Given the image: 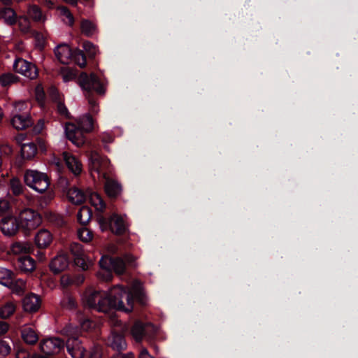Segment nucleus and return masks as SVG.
<instances>
[{
  "label": "nucleus",
  "mask_w": 358,
  "mask_h": 358,
  "mask_svg": "<svg viewBox=\"0 0 358 358\" xmlns=\"http://www.w3.org/2000/svg\"><path fill=\"white\" fill-rule=\"evenodd\" d=\"M3 118V112L2 108L0 107V123L2 122Z\"/></svg>",
  "instance_id": "55"
},
{
  "label": "nucleus",
  "mask_w": 358,
  "mask_h": 358,
  "mask_svg": "<svg viewBox=\"0 0 358 358\" xmlns=\"http://www.w3.org/2000/svg\"><path fill=\"white\" fill-rule=\"evenodd\" d=\"M85 280V277L83 275H79L77 280H75L73 278L69 275H62L61 277V284L63 287H67L73 284L80 285Z\"/></svg>",
  "instance_id": "33"
},
{
  "label": "nucleus",
  "mask_w": 358,
  "mask_h": 358,
  "mask_svg": "<svg viewBox=\"0 0 358 358\" xmlns=\"http://www.w3.org/2000/svg\"><path fill=\"white\" fill-rule=\"evenodd\" d=\"M8 208V203L6 201H0V212L4 213L6 212Z\"/></svg>",
  "instance_id": "51"
},
{
  "label": "nucleus",
  "mask_w": 358,
  "mask_h": 358,
  "mask_svg": "<svg viewBox=\"0 0 358 358\" xmlns=\"http://www.w3.org/2000/svg\"><path fill=\"white\" fill-rule=\"evenodd\" d=\"M135 301L142 306L145 304L143 291L140 289H131L122 285H117L108 292L94 290L85 294L86 305L91 310L103 313L110 310L131 313Z\"/></svg>",
  "instance_id": "1"
},
{
  "label": "nucleus",
  "mask_w": 358,
  "mask_h": 358,
  "mask_svg": "<svg viewBox=\"0 0 358 358\" xmlns=\"http://www.w3.org/2000/svg\"><path fill=\"white\" fill-rule=\"evenodd\" d=\"M24 182L27 186L35 192L44 194L40 197V206H47L54 198L51 192H47L50 185V179L47 173L36 170L27 169L24 173Z\"/></svg>",
  "instance_id": "7"
},
{
  "label": "nucleus",
  "mask_w": 358,
  "mask_h": 358,
  "mask_svg": "<svg viewBox=\"0 0 358 358\" xmlns=\"http://www.w3.org/2000/svg\"><path fill=\"white\" fill-rule=\"evenodd\" d=\"M14 283V273L7 268L0 266V284L10 287Z\"/></svg>",
  "instance_id": "25"
},
{
  "label": "nucleus",
  "mask_w": 358,
  "mask_h": 358,
  "mask_svg": "<svg viewBox=\"0 0 358 358\" xmlns=\"http://www.w3.org/2000/svg\"><path fill=\"white\" fill-rule=\"evenodd\" d=\"M44 128V120L40 119L34 127V132L40 134Z\"/></svg>",
  "instance_id": "47"
},
{
  "label": "nucleus",
  "mask_w": 358,
  "mask_h": 358,
  "mask_svg": "<svg viewBox=\"0 0 358 358\" xmlns=\"http://www.w3.org/2000/svg\"><path fill=\"white\" fill-rule=\"evenodd\" d=\"M15 310V305L12 303H7L0 308V317L7 319L14 313Z\"/></svg>",
  "instance_id": "35"
},
{
  "label": "nucleus",
  "mask_w": 358,
  "mask_h": 358,
  "mask_svg": "<svg viewBox=\"0 0 358 358\" xmlns=\"http://www.w3.org/2000/svg\"><path fill=\"white\" fill-rule=\"evenodd\" d=\"M74 77L75 74L71 71H67L62 74L63 81L65 83L72 80L74 79Z\"/></svg>",
  "instance_id": "46"
},
{
  "label": "nucleus",
  "mask_w": 358,
  "mask_h": 358,
  "mask_svg": "<svg viewBox=\"0 0 358 358\" xmlns=\"http://www.w3.org/2000/svg\"><path fill=\"white\" fill-rule=\"evenodd\" d=\"M21 337L23 341L29 345H34L37 343L39 336L36 330L29 327L24 326L20 331Z\"/></svg>",
  "instance_id": "22"
},
{
  "label": "nucleus",
  "mask_w": 358,
  "mask_h": 358,
  "mask_svg": "<svg viewBox=\"0 0 358 358\" xmlns=\"http://www.w3.org/2000/svg\"><path fill=\"white\" fill-rule=\"evenodd\" d=\"M26 106L24 102H18L14 106L11 124L17 130H22L32 126L34 121L27 112L22 111Z\"/></svg>",
  "instance_id": "11"
},
{
  "label": "nucleus",
  "mask_w": 358,
  "mask_h": 358,
  "mask_svg": "<svg viewBox=\"0 0 358 358\" xmlns=\"http://www.w3.org/2000/svg\"><path fill=\"white\" fill-rule=\"evenodd\" d=\"M63 159L68 169L75 175L78 176L82 172V164L76 156L64 152Z\"/></svg>",
  "instance_id": "20"
},
{
  "label": "nucleus",
  "mask_w": 358,
  "mask_h": 358,
  "mask_svg": "<svg viewBox=\"0 0 358 358\" xmlns=\"http://www.w3.org/2000/svg\"><path fill=\"white\" fill-rule=\"evenodd\" d=\"M119 329H113L110 334L107 338L106 344L117 352H120L127 348V344L124 337V327L122 324L118 326Z\"/></svg>",
  "instance_id": "12"
},
{
  "label": "nucleus",
  "mask_w": 358,
  "mask_h": 358,
  "mask_svg": "<svg viewBox=\"0 0 358 358\" xmlns=\"http://www.w3.org/2000/svg\"><path fill=\"white\" fill-rule=\"evenodd\" d=\"M22 306L26 312H36L41 306V299L37 294L31 293L23 299Z\"/></svg>",
  "instance_id": "19"
},
{
  "label": "nucleus",
  "mask_w": 358,
  "mask_h": 358,
  "mask_svg": "<svg viewBox=\"0 0 358 358\" xmlns=\"http://www.w3.org/2000/svg\"><path fill=\"white\" fill-rule=\"evenodd\" d=\"M37 153V147L34 143H24L21 146V156L24 159H31Z\"/></svg>",
  "instance_id": "26"
},
{
  "label": "nucleus",
  "mask_w": 358,
  "mask_h": 358,
  "mask_svg": "<svg viewBox=\"0 0 358 358\" xmlns=\"http://www.w3.org/2000/svg\"><path fill=\"white\" fill-rule=\"evenodd\" d=\"M11 348L9 343L3 340H0V355L5 357L10 354Z\"/></svg>",
  "instance_id": "44"
},
{
  "label": "nucleus",
  "mask_w": 358,
  "mask_h": 358,
  "mask_svg": "<svg viewBox=\"0 0 358 358\" xmlns=\"http://www.w3.org/2000/svg\"><path fill=\"white\" fill-rule=\"evenodd\" d=\"M69 198L73 203L81 204L85 201L87 196L81 189L75 187L70 190Z\"/></svg>",
  "instance_id": "30"
},
{
  "label": "nucleus",
  "mask_w": 358,
  "mask_h": 358,
  "mask_svg": "<svg viewBox=\"0 0 358 358\" xmlns=\"http://www.w3.org/2000/svg\"><path fill=\"white\" fill-rule=\"evenodd\" d=\"M66 138L78 147L83 145L86 142L85 134H87L84 130L80 129L78 126L71 124L65 129Z\"/></svg>",
  "instance_id": "17"
},
{
  "label": "nucleus",
  "mask_w": 358,
  "mask_h": 358,
  "mask_svg": "<svg viewBox=\"0 0 358 358\" xmlns=\"http://www.w3.org/2000/svg\"><path fill=\"white\" fill-rule=\"evenodd\" d=\"M18 81L19 77L11 73L0 76V84L3 87L15 83Z\"/></svg>",
  "instance_id": "34"
},
{
  "label": "nucleus",
  "mask_w": 358,
  "mask_h": 358,
  "mask_svg": "<svg viewBox=\"0 0 358 358\" xmlns=\"http://www.w3.org/2000/svg\"><path fill=\"white\" fill-rule=\"evenodd\" d=\"M9 328V325L7 322L0 321V336L5 334Z\"/></svg>",
  "instance_id": "49"
},
{
  "label": "nucleus",
  "mask_w": 358,
  "mask_h": 358,
  "mask_svg": "<svg viewBox=\"0 0 358 358\" xmlns=\"http://www.w3.org/2000/svg\"><path fill=\"white\" fill-rule=\"evenodd\" d=\"M9 188L15 196H20L24 193V187L22 182L16 177L10 180Z\"/></svg>",
  "instance_id": "29"
},
{
  "label": "nucleus",
  "mask_w": 358,
  "mask_h": 358,
  "mask_svg": "<svg viewBox=\"0 0 358 358\" xmlns=\"http://www.w3.org/2000/svg\"><path fill=\"white\" fill-rule=\"evenodd\" d=\"M57 111L62 117L66 119L71 118V114L65 106L64 101L57 104Z\"/></svg>",
  "instance_id": "41"
},
{
  "label": "nucleus",
  "mask_w": 358,
  "mask_h": 358,
  "mask_svg": "<svg viewBox=\"0 0 358 358\" xmlns=\"http://www.w3.org/2000/svg\"><path fill=\"white\" fill-rule=\"evenodd\" d=\"M73 53L71 60H73L80 68H85L87 65V59L84 51L75 48Z\"/></svg>",
  "instance_id": "31"
},
{
  "label": "nucleus",
  "mask_w": 358,
  "mask_h": 358,
  "mask_svg": "<svg viewBox=\"0 0 358 358\" xmlns=\"http://www.w3.org/2000/svg\"><path fill=\"white\" fill-rule=\"evenodd\" d=\"M98 222L102 231L109 230L115 235L121 236L128 231L123 217L116 213L108 217L101 215L98 218Z\"/></svg>",
  "instance_id": "8"
},
{
  "label": "nucleus",
  "mask_w": 358,
  "mask_h": 358,
  "mask_svg": "<svg viewBox=\"0 0 358 358\" xmlns=\"http://www.w3.org/2000/svg\"><path fill=\"white\" fill-rule=\"evenodd\" d=\"M34 354L27 348L20 346L16 352V358H31Z\"/></svg>",
  "instance_id": "42"
},
{
  "label": "nucleus",
  "mask_w": 358,
  "mask_h": 358,
  "mask_svg": "<svg viewBox=\"0 0 358 358\" xmlns=\"http://www.w3.org/2000/svg\"><path fill=\"white\" fill-rule=\"evenodd\" d=\"M92 200V204L96 207V210L103 212L106 209V203L101 195L95 194Z\"/></svg>",
  "instance_id": "39"
},
{
  "label": "nucleus",
  "mask_w": 358,
  "mask_h": 358,
  "mask_svg": "<svg viewBox=\"0 0 358 358\" xmlns=\"http://www.w3.org/2000/svg\"><path fill=\"white\" fill-rule=\"evenodd\" d=\"M64 342L58 337L45 338L40 343V350L44 355L52 357L64 351Z\"/></svg>",
  "instance_id": "13"
},
{
  "label": "nucleus",
  "mask_w": 358,
  "mask_h": 358,
  "mask_svg": "<svg viewBox=\"0 0 358 358\" xmlns=\"http://www.w3.org/2000/svg\"><path fill=\"white\" fill-rule=\"evenodd\" d=\"M53 241V236L51 232L47 229H40L35 235L34 243L36 246V255L38 256L39 260L45 259L44 254L41 252V250L48 248Z\"/></svg>",
  "instance_id": "15"
},
{
  "label": "nucleus",
  "mask_w": 358,
  "mask_h": 358,
  "mask_svg": "<svg viewBox=\"0 0 358 358\" xmlns=\"http://www.w3.org/2000/svg\"><path fill=\"white\" fill-rule=\"evenodd\" d=\"M83 49L90 59H94L96 55V47L90 41H85L83 45Z\"/></svg>",
  "instance_id": "38"
},
{
  "label": "nucleus",
  "mask_w": 358,
  "mask_h": 358,
  "mask_svg": "<svg viewBox=\"0 0 358 358\" xmlns=\"http://www.w3.org/2000/svg\"><path fill=\"white\" fill-rule=\"evenodd\" d=\"M18 268L24 272H31L35 269V260L28 255H23L18 259Z\"/></svg>",
  "instance_id": "23"
},
{
  "label": "nucleus",
  "mask_w": 358,
  "mask_h": 358,
  "mask_svg": "<svg viewBox=\"0 0 358 358\" xmlns=\"http://www.w3.org/2000/svg\"><path fill=\"white\" fill-rule=\"evenodd\" d=\"M157 333V327L152 323L136 321L131 327L130 334L136 342L140 343L143 338L152 339Z\"/></svg>",
  "instance_id": "10"
},
{
  "label": "nucleus",
  "mask_w": 358,
  "mask_h": 358,
  "mask_svg": "<svg viewBox=\"0 0 358 358\" xmlns=\"http://www.w3.org/2000/svg\"><path fill=\"white\" fill-rule=\"evenodd\" d=\"M31 358H54L52 357H49L48 355H41L38 354H34Z\"/></svg>",
  "instance_id": "54"
},
{
  "label": "nucleus",
  "mask_w": 358,
  "mask_h": 358,
  "mask_svg": "<svg viewBox=\"0 0 358 358\" xmlns=\"http://www.w3.org/2000/svg\"><path fill=\"white\" fill-rule=\"evenodd\" d=\"M101 271L99 275L103 280L110 281L113 273L120 275L126 272L127 266H134L135 257L129 253L124 254L122 257L102 256L99 261Z\"/></svg>",
  "instance_id": "6"
},
{
  "label": "nucleus",
  "mask_w": 358,
  "mask_h": 358,
  "mask_svg": "<svg viewBox=\"0 0 358 358\" xmlns=\"http://www.w3.org/2000/svg\"><path fill=\"white\" fill-rule=\"evenodd\" d=\"M61 306L67 310H73L76 308V301L73 297L70 295H66L60 302Z\"/></svg>",
  "instance_id": "37"
},
{
  "label": "nucleus",
  "mask_w": 358,
  "mask_h": 358,
  "mask_svg": "<svg viewBox=\"0 0 358 358\" xmlns=\"http://www.w3.org/2000/svg\"><path fill=\"white\" fill-rule=\"evenodd\" d=\"M29 16L35 21H41L43 17V14L41 8L36 5L29 7L28 10Z\"/></svg>",
  "instance_id": "40"
},
{
  "label": "nucleus",
  "mask_w": 358,
  "mask_h": 358,
  "mask_svg": "<svg viewBox=\"0 0 358 358\" xmlns=\"http://www.w3.org/2000/svg\"><path fill=\"white\" fill-rule=\"evenodd\" d=\"M63 1L67 3H69L70 5L73 6H77L78 3L79 2L78 0H63Z\"/></svg>",
  "instance_id": "52"
},
{
  "label": "nucleus",
  "mask_w": 358,
  "mask_h": 358,
  "mask_svg": "<svg viewBox=\"0 0 358 358\" xmlns=\"http://www.w3.org/2000/svg\"><path fill=\"white\" fill-rule=\"evenodd\" d=\"M78 83L88 101L90 111L94 113H97L98 103L95 95L103 96L105 94L106 90L105 83L96 73L87 72H82L79 75Z\"/></svg>",
  "instance_id": "4"
},
{
  "label": "nucleus",
  "mask_w": 358,
  "mask_h": 358,
  "mask_svg": "<svg viewBox=\"0 0 358 358\" xmlns=\"http://www.w3.org/2000/svg\"><path fill=\"white\" fill-rule=\"evenodd\" d=\"M21 231L28 236L31 231L36 229L42 223V216L37 211L31 208H24L17 217Z\"/></svg>",
  "instance_id": "9"
},
{
  "label": "nucleus",
  "mask_w": 358,
  "mask_h": 358,
  "mask_svg": "<svg viewBox=\"0 0 358 358\" xmlns=\"http://www.w3.org/2000/svg\"><path fill=\"white\" fill-rule=\"evenodd\" d=\"M91 0H82V1H80V3H90Z\"/></svg>",
  "instance_id": "57"
},
{
  "label": "nucleus",
  "mask_w": 358,
  "mask_h": 358,
  "mask_svg": "<svg viewBox=\"0 0 358 358\" xmlns=\"http://www.w3.org/2000/svg\"><path fill=\"white\" fill-rule=\"evenodd\" d=\"M74 49L71 48L66 43H61L58 45L54 50L57 59L63 64H69L73 54Z\"/></svg>",
  "instance_id": "18"
},
{
  "label": "nucleus",
  "mask_w": 358,
  "mask_h": 358,
  "mask_svg": "<svg viewBox=\"0 0 358 358\" xmlns=\"http://www.w3.org/2000/svg\"><path fill=\"white\" fill-rule=\"evenodd\" d=\"M5 6L8 5L10 3V0H0Z\"/></svg>",
  "instance_id": "56"
},
{
  "label": "nucleus",
  "mask_w": 358,
  "mask_h": 358,
  "mask_svg": "<svg viewBox=\"0 0 358 358\" xmlns=\"http://www.w3.org/2000/svg\"><path fill=\"white\" fill-rule=\"evenodd\" d=\"M113 138L111 136L107 135L106 136L103 137V141L105 143H111L113 141Z\"/></svg>",
  "instance_id": "53"
},
{
  "label": "nucleus",
  "mask_w": 358,
  "mask_h": 358,
  "mask_svg": "<svg viewBox=\"0 0 358 358\" xmlns=\"http://www.w3.org/2000/svg\"><path fill=\"white\" fill-rule=\"evenodd\" d=\"M111 358H134V354L129 352L127 354H123L122 352H117L111 357Z\"/></svg>",
  "instance_id": "48"
},
{
  "label": "nucleus",
  "mask_w": 358,
  "mask_h": 358,
  "mask_svg": "<svg viewBox=\"0 0 358 358\" xmlns=\"http://www.w3.org/2000/svg\"><path fill=\"white\" fill-rule=\"evenodd\" d=\"M62 13L69 19V25L72 26L74 23V17L67 8L62 9Z\"/></svg>",
  "instance_id": "45"
},
{
  "label": "nucleus",
  "mask_w": 358,
  "mask_h": 358,
  "mask_svg": "<svg viewBox=\"0 0 358 358\" xmlns=\"http://www.w3.org/2000/svg\"><path fill=\"white\" fill-rule=\"evenodd\" d=\"M80 29L84 35L90 37L95 33L96 27L90 20L83 19L80 22Z\"/></svg>",
  "instance_id": "32"
},
{
  "label": "nucleus",
  "mask_w": 358,
  "mask_h": 358,
  "mask_svg": "<svg viewBox=\"0 0 358 358\" xmlns=\"http://www.w3.org/2000/svg\"><path fill=\"white\" fill-rule=\"evenodd\" d=\"M92 216V210L87 206H81L77 213V222L81 226H86L90 221Z\"/></svg>",
  "instance_id": "24"
},
{
  "label": "nucleus",
  "mask_w": 358,
  "mask_h": 358,
  "mask_svg": "<svg viewBox=\"0 0 358 358\" xmlns=\"http://www.w3.org/2000/svg\"><path fill=\"white\" fill-rule=\"evenodd\" d=\"M0 230L6 236H15L18 231H21L17 217H6L0 222Z\"/></svg>",
  "instance_id": "16"
},
{
  "label": "nucleus",
  "mask_w": 358,
  "mask_h": 358,
  "mask_svg": "<svg viewBox=\"0 0 358 358\" xmlns=\"http://www.w3.org/2000/svg\"><path fill=\"white\" fill-rule=\"evenodd\" d=\"M49 94L51 99L56 104L64 101L62 94L56 87H51Z\"/></svg>",
  "instance_id": "43"
},
{
  "label": "nucleus",
  "mask_w": 358,
  "mask_h": 358,
  "mask_svg": "<svg viewBox=\"0 0 358 358\" xmlns=\"http://www.w3.org/2000/svg\"><path fill=\"white\" fill-rule=\"evenodd\" d=\"M13 69L16 73L34 80L38 76V69L35 64L22 58H17L13 64Z\"/></svg>",
  "instance_id": "14"
},
{
  "label": "nucleus",
  "mask_w": 358,
  "mask_h": 358,
  "mask_svg": "<svg viewBox=\"0 0 358 358\" xmlns=\"http://www.w3.org/2000/svg\"><path fill=\"white\" fill-rule=\"evenodd\" d=\"M0 20L8 26H14L17 24L18 16L16 12L10 7L0 8Z\"/></svg>",
  "instance_id": "21"
},
{
  "label": "nucleus",
  "mask_w": 358,
  "mask_h": 358,
  "mask_svg": "<svg viewBox=\"0 0 358 358\" xmlns=\"http://www.w3.org/2000/svg\"><path fill=\"white\" fill-rule=\"evenodd\" d=\"M78 235L80 241L85 243H88L93 238L92 231L88 229L86 226H83V227L78 229Z\"/></svg>",
  "instance_id": "36"
},
{
  "label": "nucleus",
  "mask_w": 358,
  "mask_h": 358,
  "mask_svg": "<svg viewBox=\"0 0 358 358\" xmlns=\"http://www.w3.org/2000/svg\"><path fill=\"white\" fill-rule=\"evenodd\" d=\"M138 358H154V357L149 354L147 349L143 348L141 351Z\"/></svg>",
  "instance_id": "50"
},
{
  "label": "nucleus",
  "mask_w": 358,
  "mask_h": 358,
  "mask_svg": "<svg viewBox=\"0 0 358 358\" xmlns=\"http://www.w3.org/2000/svg\"><path fill=\"white\" fill-rule=\"evenodd\" d=\"M89 161L90 171L92 178L94 180L98 179L104 182L105 192L109 198H117L122 192V186L117 180L109 176L110 162L108 158L96 151H92Z\"/></svg>",
  "instance_id": "3"
},
{
  "label": "nucleus",
  "mask_w": 358,
  "mask_h": 358,
  "mask_svg": "<svg viewBox=\"0 0 358 358\" xmlns=\"http://www.w3.org/2000/svg\"><path fill=\"white\" fill-rule=\"evenodd\" d=\"M11 250L13 253H24L27 255L34 252L35 249L29 243L18 241L12 244Z\"/></svg>",
  "instance_id": "28"
},
{
  "label": "nucleus",
  "mask_w": 358,
  "mask_h": 358,
  "mask_svg": "<svg viewBox=\"0 0 358 358\" xmlns=\"http://www.w3.org/2000/svg\"><path fill=\"white\" fill-rule=\"evenodd\" d=\"M94 322L90 319H85L80 326L69 324L61 331L65 337L64 348L72 358H97L99 357L98 350L90 352L85 345L86 338L84 331L93 329Z\"/></svg>",
  "instance_id": "2"
},
{
  "label": "nucleus",
  "mask_w": 358,
  "mask_h": 358,
  "mask_svg": "<svg viewBox=\"0 0 358 358\" xmlns=\"http://www.w3.org/2000/svg\"><path fill=\"white\" fill-rule=\"evenodd\" d=\"M69 252V255L59 254L52 259L49 267L54 274H59L64 271L71 260L82 271H87L89 268V264L85 259V254L80 244L76 243L71 244Z\"/></svg>",
  "instance_id": "5"
},
{
  "label": "nucleus",
  "mask_w": 358,
  "mask_h": 358,
  "mask_svg": "<svg viewBox=\"0 0 358 358\" xmlns=\"http://www.w3.org/2000/svg\"><path fill=\"white\" fill-rule=\"evenodd\" d=\"M78 126L86 133H90L94 129V119L90 114H85L78 121Z\"/></svg>",
  "instance_id": "27"
}]
</instances>
